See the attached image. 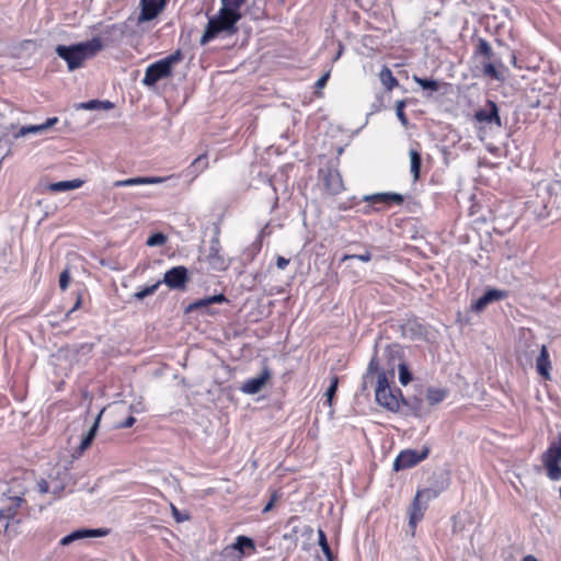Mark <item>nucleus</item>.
<instances>
[{
    "label": "nucleus",
    "instance_id": "nucleus-1",
    "mask_svg": "<svg viewBox=\"0 0 561 561\" xmlns=\"http://www.w3.org/2000/svg\"><path fill=\"white\" fill-rule=\"evenodd\" d=\"M102 49L103 43L101 38L93 37L92 39L69 46L58 45L56 54L67 62L68 69L72 71L82 67L87 59L92 58Z\"/></svg>",
    "mask_w": 561,
    "mask_h": 561
},
{
    "label": "nucleus",
    "instance_id": "nucleus-2",
    "mask_svg": "<svg viewBox=\"0 0 561 561\" xmlns=\"http://www.w3.org/2000/svg\"><path fill=\"white\" fill-rule=\"evenodd\" d=\"M238 15H229L218 11L216 15L208 19L204 34L201 37V45H206L219 36H230L237 32Z\"/></svg>",
    "mask_w": 561,
    "mask_h": 561
},
{
    "label": "nucleus",
    "instance_id": "nucleus-3",
    "mask_svg": "<svg viewBox=\"0 0 561 561\" xmlns=\"http://www.w3.org/2000/svg\"><path fill=\"white\" fill-rule=\"evenodd\" d=\"M182 58L180 50L162 58L147 67L142 83L147 87L154 85L159 80L167 78L172 72V67Z\"/></svg>",
    "mask_w": 561,
    "mask_h": 561
},
{
    "label": "nucleus",
    "instance_id": "nucleus-4",
    "mask_svg": "<svg viewBox=\"0 0 561 561\" xmlns=\"http://www.w3.org/2000/svg\"><path fill=\"white\" fill-rule=\"evenodd\" d=\"M542 463L547 470V476L552 481L561 480V434L558 435V439L552 442L548 449L542 454Z\"/></svg>",
    "mask_w": 561,
    "mask_h": 561
},
{
    "label": "nucleus",
    "instance_id": "nucleus-5",
    "mask_svg": "<svg viewBox=\"0 0 561 561\" xmlns=\"http://www.w3.org/2000/svg\"><path fill=\"white\" fill-rule=\"evenodd\" d=\"M376 400L377 402L387 408L389 411H398L400 408V401L397 394H394L388 385L385 374L378 375L377 387H376Z\"/></svg>",
    "mask_w": 561,
    "mask_h": 561
},
{
    "label": "nucleus",
    "instance_id": "nucleus-6",
    "mask_svg": "<svg viewBox=\"0 0 561 561\" xmlns=\"http://www.w3.org/2000/svg\"><path fill=\"white\" fill-rule=\"evenodd\" d=\"M428 447H423L421 450L404 449L397 456L393 462V469L399 471L412 468L424 460L428 456Z\"/></svg>",
    "mask_w": 561,
    "mask_h": 561
},
{
    "label": "nucleus",
    "instance_id": "nucleus-7",
    "mask_svg": "<svg viewBox=\"0 0 561 561\" xmlns=\"http://www.w3.org/2000/svg\"><path fill=\"white\" fill-rule=\"evenodd\" d=\"M188 280L187 268L184 266H174L163 275L161 284H165L170 289H184Z\"/></svg>",
    "mask_w": 561,
    "mask_h": 561
},
{
    "label": "nucleus",
    "instance_id": "nucleus-8",
    "mask_svg": "<svg viewBox=\"0 0 561 561\" xmlns=\"http://www.w3.org/2000/svg\"><path fill=\"white\" fill-rule=\"evenodd\" d=\"M431 495V490H423L416 493L413 503L409 510V526L411 527L412 533H414L417 523L423 518L424 512L426 510V504L422 503L421 499L426 497L428 500Z\"/></svg>",
    "mask_w": 561,
    "mask_h": 561
},
{
    "label": "nucleus",
    "instance_id": "nucleus-9",
    "mask_svg": "<svg viewBox=\"0 0 561 561\" xmlns=\"http://www.w3.org/2000/svg\"><path fill=\"white\" fill-rule=\"evenodd\" d=\"M474 119L484 125H496L502 127L499 108L495 102L489 100L486 104L474 113Z\"/></svg>",
    "mask_w": 561,
    "mask_h": 561
},
{
    "label": "nucleus",
    "instance_id": "nucleus-10",
    "mask_svg": "<svg viewBox=\"0 0 561 561\" xmlns=\"http://www.w3.org/2000/svg\"><path fill=\"white\" fill-rule=\"evenodd\" d=\"M140 13L137 22L141 24L153 20L163 10L165 4H162V0H140L139 2Z\"/></svg>",
    "mask_w": 561,
    "mask_h": 561
},
{
    "label": "nucleus",
    "instance_id": "nucleus-11",
    "mask_svg": "<svg viewBox=\"0 0 561 561\" xmlns=\"http://www.w3.org/2000/svg\"><path fill=\"white\" fill-rule=\"evenodd\" d=\"M221 247L218 238H213L207 254L208 264L216 271H225L229 263L220 253Z\"/></svg>",
    "mask_w": 561,
    "mask_h": 561
},
{
    "label": "nucleus",
    "instance_id": "nucleus-12",
    "mask_svg": "<svg viewBox=\"0 0 561 561\" xmlns=\"http://www.w3.org/2000/svg\"><path fill=\"white\" fill-rule=\"evenodd\" d=\"M270 378L271 371L265 367L257 376L247 379L240 387V390L245 394H256Z\"/></svg>",
    "mask_w": 561,
    "mask_h": 561
},
{
    "label": "nucleus",
    "instance_id": "nucleus-13",
    "mask_svg": "<svg viewBox=\"0 0 561 561\" xmlns=\"http://www.w3.org/2000/svg\"><path fill=\"white\" fill-rule=\"evenodd\" d=\"M107 535L106 529L98 528V529H77L72 531L71 534L62 537L59 541L61 546H69L76 541L83 540L87 538H93V537H103Z\"/></svg>",
    "mask_w": 561,
    "mask_h": 561
},
{
    "label": "nucleus",
    "instance_id": "nucleus-14",
    "mask_svg": "<svg viewBox=\"0 0 561 561\" xmlns=\"http://www.w3.org/2000/svg\"><path fill=\"white\" fill-rule=\"evenodd\" d=\"M506 297V293L500 289H489L482 295L473 305L472 310L476 312H481L485 309V307L494 301H499Z\"/></svg>",
    "mask_w": 561,
    "mask_h": 561
},
{
    "label": "nucleus",
    "instance_id": "nucleus-15",
    "mask_svg": "<svg viewBox=\"0 0 561 561\" xmlns=\"http://www.w3.org/2000/svg\"><path fill=\"white\" fill-rule=\"evenodd\" d=\"M227 549H231L232 550V554H234L236 557H239V560L242 561L243 557H245L247 554H249L247 552V550H250V551H255V545H254V541L247 537V536H238L236 538V541L230 545V546H227L226 547Z\"/></svg>",
    "mask_w": 561,
    "mask_h": 561
},
{
    "label": "nucleus",
    "instance_id": "nucleus-16",
    "mask_svg": "<svg viewBox=\"0 0 561 561\" xmlns=\"http://www.w3.org/2000/svg\"><path fill=\"white\" fill-rule=\"evenodd\" d=\"M58 122V117H49L45 123L38 125H30L21 127L16 133L13 134L14 138L25 137L27 135H36L45 133L47 129L53 127Z\"/></svg>",
    "mask_w": 561,
    "mask_h": 561
},
{
    "label": "nucleus",
    "instance_id": "nucleus-17",
    "mask_svg": "<svg viewBox=\"0 0 561 561\" xmlns=\"http://www.w3.org/2000/svg\"><path fill=\"white\" fill-rule=\"evenodd\" d=\"M536 369L538 374L546 380L551 379V360L549 358L548 348L546 345L540 346L539 355L536 359Z\"/></svg>",
    "mask_w": 561,
    "mask_h": 561
},
{
    "label": "nucleus",
    "instance_id": "nucleus-18",
    "mask_svg": "<svg viewBox=\"0 0 561 561\" xmlns=\"http://www.w3.org/2000/svg\"><path fill=\"white\" fill-rule=\"evenodd\" d=\"M364 201L370 202L373 204H401L403 202V197L397 193H379L369 196H365Z\"/></svg>",
    "mask_w": 561,
    "mask_h": 561
},
{
    "label": "nucleus",
    "instance_id": "nucleus-19",
    "mask_svg": "<svg viewBox=\"0 0 561 561\" xmlns=\"http://www.w3.org/2000/svg\"><path fill=\"white\" fill-rule=\"evenodd\" d=\"M482 72L484 76L497 81H503L505 79V67L502 62H499V65L490 61L483 62Z\"/></svg>",
    "mask_w": 561,
    "mask_h": 561
},
{
    "label": "nucleus",
    "instance_id": "nucleus-20",
    "mask_svg": "<svg viewBox=\"0 0 561 561\" xmlns=\"http://www.w3.org/2000/svg\"><path fill=\"white\" fill-rule=\"evenodd\" d=\"M83 183L84 182L80 179H73L69 181L50 183L47 188L53 193H60L80 188L83 185Z\"/></svg>",
    "mask_w": 561,
    "mask_h": 561
},
{
    "label": "nucleus",
    "instance_id": "nucleus-21",
    "mask_svg": "<svg viewBox=\"0 0 561 561\" xmlns=\"http://www.w3.org/2000/svg\"><path fill=\"white\" fill-rule=\"evenodd\" d=\"M324 185L332 194H337L343 190L342 178L336 171H329L324 178Z\"/></svg>",
    "mask_w": 561,
    "mask_h": 561
},
{
    "label": "nucleus",
    "instance_id": "nucleus-22",
    "mask_svg": "<svg viewBox=\"0 0 561 561\" xmlns=\"http://www.w3.org/2000/svg\"><path fill=\"white\" fill-rule=\"evenodd\" d=\"M103 412H104V409H102L100 411V413L98 414V416L95 417V420L93 422V425L90 427L87 435L82 438V440L79 445V454H82L87 448H89L92 440L94 439Z\"/></svg>",
    "mask_w": 561,
    "mask_h": 561
},
{
    "label": "nucleus",
    "instance_id": "nucleus-23",
    "mask_svg": "<svg viewBox=\"0 0 561 561\" xmlns=\"http://www.w3.org/2000/svg\"><path fill=\"white\" fill-rule=\"evenodd\" d=\"M220 2L221 7L219 11L229 15H238L239 20H241L242 14L240 9L244 4L245 0H220Z\"/></svg>",
    "mask_w": 561,
    "mask_h": 561
},
{
    "label": "nucleus",
    "instance_id": "nucleus-24",
    "mask_svg": "<svg viewBox=\"0 0 561 561\" xmlns=\"http://www.w3.org/2000/svg\"><path fill=\"white\" fill-rule=\"evenodd\" d=\"M114 107V104L111 101H100V100H91L88 102H82L78 104L77 108L88 110V111H108Z\"/></svg>",
    "mask_w": 561,
    "mask_h": 561
},
{
    "label": "nucleus",
    "instance_id": "nucleus-25",
    "mask_svg": "<svg viewBox=\"0 0 561 561\" xmlns=\"http://www.w3.org/2000/svg\"><path fill=\"white\" fill-rule=\"evenodd\" d=\"M227 299L222 294L210 296V297L194 301L193 304H191L188 306L187 310L201 309V308L207 307L211 304H222Z\"/></svg>",
    "mask_w": 561,
    "mask_h": 561
},
{
    "label": "nucleus",
    "instance_id": "nucleus-26",
    "mask_svg": "<svg viewBox=\"0 0 561 561\" xmlns=\"http://www.w3.org/2000/svg\"><path fill=\"white\" fill-rule=\"evenodd\" d=\"M447 397V391L442 388L430 387L426 390V400L431 405L442 402Z\"/></svg>",
    "mask_w": 561,
    "mask_h": 561
},
{
    "label": "nucleus",
    "instance_id": "nucleus-27",
    "mask_svg": "<svg viewBox=\"0 0 561 561\" xmlns=\"http://www.w3.org/2000/svg\"><path fill=\"white\" fill-rule=\"evenodd\" d=\"M410 171L413 175V179L416 181L420 178V169H421V154L416 149H410Z\"/></svg>",
    "mask_w": 561,
    "mask_h": 561
},
{
    "label": "nucleus",
    "instance_id": "nucleus-28",
    "mask_svg": "<svg viewBox=\"0 0 561 561\" xmlns=\"http://www.w3.org/2000/svg\"><path fill=\"white\" fill-rule=\"evenodd\" d=\"M379 79L382 85L388 90H392L398 85V80L393 77L391 70L388 67H383L379 73Z\"/></svg>",
    "mask_w": 561,
    "mask_h": 561
},
{
    "label": "nucleus",
    "instance_id": "nucleus-29",
    "mask_svg": "<svg viewBox=\"0 0 561 561\" xmlns=\"http://www.w3.org/2000/svg\"><path fill=\"white\" fill-rule=\"evenodd\" d=\"M318 543H319L327 561H333L334 560L333 552L329 546L327 536L322 529H318Z\"/></svg>",
    "mask_w": 561,
    "mask_h": 561
},
{
    "label": "nucleus",
    "instance_id": "nucleus-30",
    "mask_svg": "<svg viewBox=\"0 0 561 561\" xmlns=\"http://www.w3.org/2000/svg\"><path fill=\"white\" fill-rule=\"evenodd\" d=\"M208 168L207 156L205 153L199 154L190 165L191 173L197 175Z\"/></svg>",
    "mask_w": 561,
    "mask_h": 561
},
{
    "label": "nucleus",
    "instance_id": "nucleus-31",
    "mask_svg": "<svg viewBox=\"0 0 561 561\" xmlns=\"http://www.w3.org/2000/svg\"><path fill=\"white\" fill-rule=\"evenodd\" d=\"M160 285H161V282L158 280L157 283H154V284H152L150 286H146L142 289L136 291L134 294V298L137 299V300H142L146 297L153 295L158 290Z\"/></svg>",
    "mask_w": 561,
    "mask_h": 561
},
{
    "label": "nucleus",
    "instance_id": "nucleus-32",
    "mask_svg": "<svg viewBox=\"0 0 561 561\" xmlns=\"http://www.w3.org/2000/svg\"><path fill=\"white\" fill-rule=\"evenodd\" d=\"M413 80L424 90L437 91L439 88L438 82L435 80L420 78L417 76H413Z\"/></svg>",
    "mask_w": 561,
    "mask_h": 561
},
{
    "label": "nucleus",
    "instance_id": "nucleus-33",
    "mask_svg": "<svg viewBox=\"0 0 561 561\" xmlns=\"http://www.w3.org/2000/svg\"><path fill=\"white\" fill-rule=\"evenodd\" d=\"M211 561H240V560H239V557H236L234 554H232L231 549L225 548L219 553L213 554Z\"/></svg>",
    "mask_w": 561,
    "mask_h": 561
},
{
    "label": "nucleus",
    "instance_id": "nucleus-34",
    "mask_svg": "<svg viewBox=\"0 0 561 561\" xmlns=\"http://www.w3.org/2000/svg\"><path fill=\"white\" fill-rule=\"evenodd\" d=\"M399 380L403 386H407L412 380V375L404 363L399 364Z\"/></svg>",
    "mask_w": 561,
    "mask_h": 561
},
{
    "label": "nucleus",
    "instance_id": "nucleus-35",
    "mask_svg": "<svg viewBox=\"0 0 561 561\" xmlns=\"http://www.w3.org/2000/svg\"><path fill=\"white\" fill-rule=\"evenodd\" d=\"M167 241V237L163 233H153L147 239V245L149 247H159L163 245Z\"/></svg>",
    "mask_w": 561,
    "mask_h": 561
},
{
    "label": "nucleus",
    "instance_id": "nucleus-36",
    "mask_svg": "<svg viewBox=\"0 0 561 561\" xmlns=\"http://www.w3.org/2000/svg\"><path fill=\"white\" fill-rule=\"evenodd\" d=\"M404 106H405V101H403V100L398 101L396 104V114H397L398 119L401 122V124L403 126H407L408 117L404 114Z\"/></svg>",
    "mask_w": 561,
    "mask_h": 561
},
{
    "label": "nucleus",
    "instance_id": "nucleus-37",
    "mask_svg": "<svg viewBox=\"0 0 561 561\" xmlns=\"http://www.w3.org/2000/svg\"><path fill=\"white\" fill-rule=\"evenodd\" d=\"M134 185H144V178H131L126 180H119L114 183V186H134Z\"/></svg>",
    "mask_w": 561,
    "mask_h": 561
},
{
    "label": "nucleus",
    "instance_id": "nucleus-38",
    "mask_svg": "<svg viewBox=\"0 0 561 561\" xmlns=\"http://www.w3.org/2000/svg\"><path fill=\"white\" fill-rule=\"evenodd\" d=\"M478 53L483 55V56H485L489 59L492 56V48H491L490 44L485 39H483V38L479 39Z\"/></svg>",
    "mask_w": 561,
    "mask_h": 561
},
{
    "label": "nucleus",
    "instance_id": "nucleus-39",
    "mask_svg": "<svg viewBox=\"0 0 561 561\" xmlns=\"http://www.w3.org/2000/svg\"><path fill=\"white\" fill-rule=\"evenodd\" d=\"M337 382H339L337 377H333L331 379L330 387L325 391V397H327V401H328L329 405L332 404V399H333V397H334V394L336 392V389H337Z\"/></svg>",
    "mask_w": 561,
    "mask_h": 561
},
{
    "label": "nucleus",
    "instance_id": "nucleus-40",
    "mask_svg": "<svg viewBox=\"0 0 561 561\" xmlns=\"http://www.w3.org/2000/svg\"><path fill=\"white\" fill-rule=\"evenodd\" d=\"M173 179H175V175H170V176H165V178L146 176V178H144V184H160V183L167 182L169 180H173Z\"/></svg>",
    "mask_w": 561,
    "mask_h": 561
},
{
    "label": "nucleus",
    "instance_id": "nucleus-41",
    "mask_svg": "<svg viewBox=\"0 0 561 561\" xmlns=\"http://www.w3.org/2000/svg\"><path fill=\"white\" fill-rule=\"evenodd\" d=\"M353 259H357V260H359L362 262H368V261H370L371 255H370V253L368 251H366L363 254H345L342 257V262H345L347 260H353Z\"/></svg>",
    "mask_w": 561,
    "mask_h": 561
},
{
    "label": "nucleus",
    "instance_id": "nucleus-42",
    "mask_svg": "<svg viewBox=\"0 0 561 561\" xmlns=\"http://www.w3.org/2000/svg\"><path fill=\"white\" fill-rule=\"evenodd\" d=\"M70 282L69 272L66 270L59 276V286L62 290H65Z\"/></svg>",
    "mask_w": 561,
    "mask_h": 561
},
{
    "label": "nucleus",
    "instance_id": "nucleus-43",
    "mask_svg": "<svg viewBox=\"0 0 561 561\" xmlns=\"http://www.w3.org/2000/svg\"><path fill=\"white\" fill-rule=\"evenodd\" d=\"M37 486H38L39 492L43 494L48 493L50 491L49 483L44 479L38 481Z\"/></svg>",
    "mask_w": 561,
    "mask_h": 561
},
{
    "label": "nucleus",
    "instance_id": "nucleus-44",
    "mask_svg": "<svg viewBox=\"0 0 561 561\" xmlns=\"http://www.w3.org/2000/svg\"><path fill=\"white\" fill-rule=\"evenodd\" d=\"M173 517L176 522H184L187 519V515H182L174 505H171Z\"/></svg>",
    "mask_w": 561,
    "mask_h": 561
},
{
    "label": "nucleus",
    "instance_id": "nucleus-45",
    "mask_svg": "<svg viewBox=\"0 0 561 561\" xmlns=\"http://www.w3.org/2000/svg\"><path fill=\"white\" fill-rule=\"evenodd\" d=\"M329 77H330V72H327V73H324L323 76H321V77L318 79V81L316 82V87H317L318 89L323 88V87L327 84V81H328Z\"/></svg>",
    "mask_w": 561,
    "mask_h": 561
},
{
    "label": "nucleus",
    "instance_id": "nucleus-46",
    "mask_svg": "<svg viewBox=\"0 0 561 561\" xmlns=\"http://www.w3.org/2000/svg\"><path fill=\"white\" fill-rule=\"evenodd\" d=\"M289 264V260L288 259H285L284 256H277V260H276V266L279 268V270H284L286 268V266Z\"/></svg>",
    "mask_w": 561,
    "mask_h": 561
},
{
    "label": "nucleus",
    "instance_id": "nucleus-47",
    "mask_svg": "<svg viewBox=\"0 0 561 561\" xmlns=\"http://www.w3.org/2000/svg\"><path fill=\"white\" fill-rule=\"evenodd\" d=\"M15 515V512L11 508H7V510H0V518H13Z\"/></svg>",
    "mask_w": 561,
    "mask_h": 561
},
{
    "label": "nucleus",
    "instance_id": "nucleus-48",
    "mask_svg": "<svg viewBox=\"0 0 561 561\" xmlns=\"http://www.w3.org/2000/svg\"><path fill=\"white\" fill-rule=\"evenodd\" d=\"M11 501L12 505L9 508L13 510L16 513V508L20 507L24 500L20 496H14L11 499Z\"/></svg>",
    "mask_w": 561,
    "mask_h": 561
},
{
    "label": "nucleus",
    "instance_id": "nucleus-49",
    "mask_svg": "<svg viewBox=\"0 0 561 561\" xmlns=\"http://www.w3.org/2000/svg\"><path fill=\"white\" fill-rule=\"evenodd\" d=\"M136 422V419L134 416H128L122 424V428H129L131 427Z\"/></svg>",
    "mask_w": 561,
    "mask_h": 561
},
{
    "label": "nucleus",
    "instance_id": "nucleus-50",
    "mask_svg": "<svg viewBox=\"0 0 561 561\" xmlns=\"http://www.w3.org/2000/svg\"><path fill=\"white\" fill-rule=\"evenodd\" d=\"M368 369L369 371H373L375 369H377V362L375 358H371L370 363H369V366H368Z\"/></svg>",
    "mask_w": 561,
    "mask_h": 561
},
{
    "label": "nucleus",
    "instance_id": "nucleus-51",
    "mask_svg": "<svg viewBox=\"0 0 561 561\" xmlns=\"http://www.w3.org/2000/svg\"><path fill=\"white\" fill-rule=\"evenodd\" d=\"M343 48H344L343 45L340 43L339 44V51H337L336 56L334 57V60H337L341 57V55L343 53Z\"/></svg>",
    "mask_w": 561,
    "mask_h": 561
},
{
    "label": "nucleus",
    "instance_id": "nucleus-52",
    "mask_svg": "<svg viewBox=\"0 0 561 561\" xmlns=\"http://www.w3.org/2000/svg\"><path fill=\"white\" fill-rule=\"evenodd\" d=\"M274 505V501L271 500L266 505L265 507L263 508V512H268Z\"/></svg>",
    "mask_w": 561,
    "mask_h": 561
},
{
    "label": "nucleus",
    "instance_id": "nucleus-53",
    "mask_svg": "<svg viewBox=\"0 0 561 561\" xmlns=\"http://www.w3.org/2000/svg\"><path fill=\"white\" fill-rule=\"evenodd\" d=\"M62 489H64V486H62V485H56V486L54 488L53 492H54L55 494H58V493H60V492L62 491Z\"/></svg>",
    "mask_w": 561,
    "mask_h": 561
},
{
    "label": "nucleus",
    "instance_id": "nucleus-54",
    "mask_svg": "<svg viewBox=\"0 0 561 561\" xmlns=\"http://www.w3.org/2000/svg\"><path fill=\"white\" fill-rule=\"evenodd\" d=\"M522 561H538L534 556H526Z\"/></svg>",
    "mask_w": 561,
    "mask_h": 561
},
{
    "label": "nucleus",
    "instance_id": "nucleus-55",
    "mask_svg": "<svg viewBox=\"0 0 561 561\" xmlns=\"http://www.w3.org/2000/svg\"><path fill=\"white\" fill-rule=\"evenodd\" d=\"M80 305V300L77 301L75 308H77Z\"/></svg>",
    "mask_w": 561,
    "mask_h": 561
},
{
    "label": "nucleus",
    "instance_id": "nucleus-56",
    "mask_svg": "<svg viewBox=\"0 0 561 561\" xmlns=\"http://www.w3.org/2000/svg\"><path fill=\"white\" fill-rule=\"evenodd\" d=\"M169 0H162V4H167Z\"/></svg>",
    "mask_w": 561,
    "mask_h": 561
}]
</instances>
